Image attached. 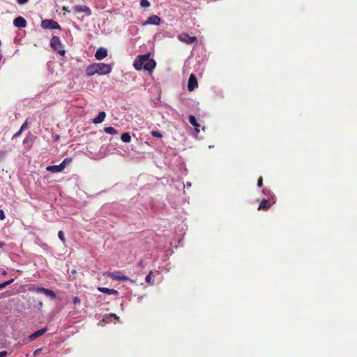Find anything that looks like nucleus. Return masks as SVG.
I'll return each mask as SVG.
<instances>
[{"instance_id": "f257e3e1", "label": "nucleus", "mask_w": 357, "mask_h": 357, "mask_svg": "<svg viewBox=\"0 0 357 357\" xmlns=\"http://www.w3.org/2000/svg\"><path fill=\"white\" fill-rule=\"evenodd\" d=\"M155 65V61L150 58V54L137 56L133 63V66L137 70L144 69L149 72H152Z\"/></svg>"}, {"instance_id": "f03ea898", "label": "nucleus", "mask_w": 357, "mask_h": 357, "mask_svg": "<svg viewBox=\"0 0 357 357\" xmlns=\"http://www.w3.org/2000/svg\"><path fill=\"white\" fill-rule=\"evenodd\" d=\"M112 66L108 63H94L89 65L86 69V75L88 77L98 74L100 75H108L112 72Z\"/></svg>"}, {"instance_id": "7ed1b4c3", "label": "nucleus", "mask_w": 357, "mask_h": 357, "mask_svg": "<svg viewBox=\"0 0 357 357\" xmlns=\"http://www.w3.org/2000/svg\"><path fill=\"white\" fill-rule=\"evenodd\" d=\"M50 46L54 50L56 51L59 54L63 56L66 53L65 50L62 49V43L60 38L58 36H52L50 40Z\"/></svg>"}, {"instance_id": "20e7f679", "label": "nucleus", "mask_w": 357, "mask_h": 357, "mask_svg": "<svg viewBox=\"0 0 357 357\" xmlns=\"http://www.w3.org/2000/svg\"><path fill=\"white\" fill-rule=\"evenodd\" d=\"M70 162H71V158H66L65 160L58 165L47 166L46 167V170L47 172H50L52 173L61 172L65 169L66 164H68Z\"/></svg>"}, {"instance_id": "39448f33", "label": "nucleus", "mask_w": 357, "mask_h": 357, "mask_svg": "<svg viewBox=\"0 0 357 357\" xmlns=\"http://www.w3.org/2000/svg\"><path fill=\"white\" fill-rule=\"evenodd\" d=\"M107 277L111 278L113 280L126 282L129 280V278L124 275L123 273L120 271L114 272H107L106 274Z\"/></svg>"}, {"instance_id": "423d86ee", "label": "nucleus", "mask_w": 357, "mask_h": 357, "mask_svg": "<svg viewBox=\"0 0 357 357\" xmlns=\"http://www.w3.org/2000/svg\"><path fill=\"white\" fill-rule=\"evenodd\" d=\"M40 26L43 29H61L59 23L54 20H43L41 22Z\"/></svg>"}, {"instance_id": "0eeeda50", "label": "nucleus", "mask_w": 357, "mask_h": 357, "mask_svg": "<svg viewBox=\"0 0 357 357\" xmlns=\"http://www.w3.org/2000/svg\"><path fill=\"white\" fill-rule=\"evenodd\" d=\"M36 293H43L45 296L50 297L52 300L56 298V294L51 289H45L44 287H37L34 290Z\"/></svg>"}, {"instance_id": "6e6552de", "label": "nucleus", "mask_w": 357, "mask_h": 357, "mask_svg": "<svg viewBox=\"0 0 357 357\" xmlns=\"http://www.w3.org/2000/svg\"><path fill=\"white\" fill-rule=\"evenodd\" d=\"M178 38L181 41H182L186 44H192L197 40L196 37L190 36L188 33H185L180 34L178 36Z\"/></svg>"}, {"instance_id": "1a4fd4ad", "label": "nucleus", "mask_w": 357, "mask_h": 357, "mask_svg": "<svg viewBox=\"0 0 357 357\" xmlns=\"http://www.w3.org/2000/svg\"><path fill=\"white\" fill-rule=\"evenodd\" d=\"M197 86L198 84L196 76L194 74H191L188 79V89L189 91H192Z\"/></svg>"}, {"instance_id": "9d476101", "label": "nucleus", "mask_w": 357, "mask_h": 357, "mask_svg": "<svg viewBox=\"0 0 357 357\" xmlns=\"http://www.w3.org/2000/svg\"><path fill=\"white\" fill-rule=\"evenodd\" d=\"M160 23H161V19L158 16L153 15H151V17H149L148 18V20L145 22L143 23V25L146 26L148 24H152V25L158 26L160 24Z\"/></svg>"}, {"instance_id": "9b49d317", "label": "nucleus", "mask_w": 357, "mask_h": 357, "mask_svg": "<svg viewBox=\"0 0 357 357\" xmlns=\"http://www.w3.org/2000/svg\"><path fill=\"white\" fill-rule=\"evenodd\" d=\"M73 9L77 13H85L86 16H90L91 15V9L86 6L77 5L73 7Z\"/></svg>"}, {"instance_id": "f8f14e48", "label": "nucleus", "mask_w": 357, "mask_h": 357, "mask_svg": "<svg viewBox=\"0 0 357 357\" xmlns=\"http://www.w3.org/2000/svg\"><path fill=\"white\" fill-rule=\"evenodd\" d=\"M47 331V328H41V329L33 333L32 334H31L29 336V339L30 341H33L34 340L37 339L38 337H39L41 335H43V334H45Z\"/></svg>"}, {"instance_id": "ddd939ff", "label": "nucleus", "mask_w": 357, "mask_h": 357, "mask_svg": "<svg viewBox=\"0 0 357 357\" xmlns=\"http://www.w3.org/2000/svg\"><path fill=\"white\" fill-rule=\"evenodd\" d=\"M13 24L17 28H24L26 26V21L22 17H17L13 21Z\"/></svg>"}, {"instance_id": "4468645a", "label": "nucleus", "mask_w": 357, "mask_h": 357, "mask_svg": "<svg viewBox=\"0 0 357 357\" xmlns=\"http://www.w3.org/2000/svg\"><path fill=\"white\" fill-rule=\"evenodd\" d=\"M107 55V50L104 47H100L97 50L95 56L98 60H102Z\"/></svg>"}, {"instance_id": "2eb2a0df", "label": "nucleus", "mask_w": 357, "mask_h": 357, "mask_svg": "<svg viewBox=\"0 0 357 357\" xmlns=\"http://www.w3.org/2000/svg\"><path fill=\"white\" fill-rule=\"evenodd\" d=\"M34 139L35 137L33 135H27L25 139L23 140V145L24 146V147L26 149H29L33 144Z\"/></svg>"}, {"instance_id": "dca6fc26", "label": "nucleus", "mask_w": 357, "mask_h": 357, "mask_svg": "<svg viewBox=\"0 0 357 357\" xmlns=\"http://www.w3.org/2000/svg\"><path fill=\"white\" fill-rule=\"evenodd\" d=\"M98 290L100 292L104 293L106 294H109V295L112 294V295H115V296L119 295L118 291L114 289H109V288H106V287H98Z\"/></svg>"}, {"instance_id": "f3484780", "label": "nucleus", "mask_w": 357, "mask_h": 357, "mask_svg": "<svg viewBox=\"0 0 357 357\" xmlns=\"http://www.w3.org/2000/svg\"><path fill=\"white\" fill-rule=\"evenodd\" d=\"M271 207V204L268 200L264 199L261 201L257 208L258 210L267 211Z\"/></svg>"}, {"instance_id": "a211bd4d", "label": "nucleus", "mask_w": 357, "mask_h": 357, "mask_svg": "<svg viewBox=\"0 0 357 357\" xmlns=\"http://www.w3.org/2000/svg\"><path fill=\"white\" fill-rule=\"evenodd\" d=\"M106 117V113L105 112H100L98 115L93 119L94 124H99L104 121Z\"/></svg>"}, {"instance_id": "6ab92c4d", "label": "nucleus", "mask_w": 357, "mask_h": 357, "mask_svg": "<svg viewBox=\"0 0 357 357\" xmlns=\"http://www.w3.org/2000/svg\"><path fill=\"white\" fill-rule=\"evenodd\" d=\"M189 122L194 126L195 132L198 133L199 132L200 125L197 123L196 118L193 115H190Z\"/></svg>"}, {"instance_id": "aec40b11", "label": "nucleus", "mask_w": 357, "mask_h": 357, "mask_svg": "<svg viewBox=\"0 0 357 357\" xmlns=\"http://www.w3.org/2000/svg\"><path fill=\"white\" fill-rule=\"evenodd\" d=\"M104 132L111 135H116L119 133L118 130L113 127H105L104 128Z\"/></svg>"}, {"instance_id": "412c9836", "label": "nucleus", "mask_w": 357, "mask_h": 357, "mask_svg": "<svg viewBox=\"0 0 357 357\" xmlns=\"http://www.w3.org/2000/svg\"><path fill=\"white\" fill-rule=\"evenodd\" d=\"M121 139L123 142L129 143L131 141V136L128 132H125L121 135Z\"/></svg>"}, {"instance_id": "4be33fe9", "label": "nucleus", "mask_w": 357, "mask_h": 357, "mask_svg": "<svg viewBox=\"0 0 357 357\" xmlns=\"http://www.w3.org/2000/svg\"><path fill=\"white\" fill-rule=\"evenodd\" d=\"M28 126H27V122L25 121L21 126L20 129L13 135V137H19L22 132L25 130L26 128H27Z\"/></svg>"}, {"instance_id": "5701e85b", "label": "nucleus", "mask_w": 357, "mask_h": 357, "mask_svg": "<svg viewBox=\"0 0 357 357\" xmlns=\"http://www.w3.org/2000/svg\"><path fill=\"white\" fill-rule=\"evenodd\" d=\"M14 282V279H10L8 281H6L3 283H1L0 284V290L1 289H3V288H5L6 286L10 284L11 283H13Z\"/></svg>"}, {"instance_id": "b1692460", "label": "nucleus", "mask_w": 357, "mask_h": 357, "mask_svg": "<svg viewBox=\"0 0 357 357\" xmlns=\"http://www.w3.org/2000/svg\"><path fill=\"white\" fill-rule=\"evenodd\" d=\"M140 6L143 8H147L150 6V3L148 0H140Z\"/></svg>"}, {"instance_id": "393cba45", "label": "nucleus", "mask_w": 357, "mask_h": 357, "mask_svg": "<svg viewBox=\"0 0 357 357\" xmlns=\"http://www.w3.org/2000/svg\"><path fill=\"white\" fill-rule=\"evenodd\" d=\"M151 135L155 137L162 138V135L159 131L153 130L151 132Z\"/></svg>"}, {"instance_id": "a878e982", "label": "nucleus", "mask_w": 357, "mask_h": 357, "mask_svg": "<svg viewBox=\"0 0 357 357\" xmlns=\"http://www.w3.org/2000/svg\"><path fill=\"white\" fill-rule=\"evenodd\" d=\"M58 237L64 243L66 241V238L64 236V233L63 231H59L58 233Z\"/></svg>"}, {"instance_id": "bb28decb", "label": "nucleus", "mask_w": 357, "mask_h": 357, "mask_svg": "<svg viewBox=\"0 0 357 357\" xmlns=\"http://www.w3.org/2000/svg\"><path fill=\"white\" fill-rule=\"evenodd\" d=\"M152 273H153V272L150 271L149 273L145 278V281L148 284H152V282H151V275H152Z\"/></svg>"}, {"instance_id": "cd10ccee", "label": "nucleus", "mask_w": 357, "mask_h": 357, "mask_svg": "<svg viewBox=\"0 0 357 357\" xmlns=\"http://www.w3.org/2000/svg\"><path fill=\"white\" fill-rule=\"evenodd\" d=\"M73 303L75 304V305H77V304H79L81 303V301L80 299L77 297V296H75L73 298Z\"/></svg>"}, {"instance_id": "c85d7f7f", "label": "nucleus", "mask_w": 357, "mask_h": 357, "mask_svg": "<svg viewBox=\"0 0 357 357\" xmlns=\"http://www.w3.org/2000/svg\"><path fill=\"white\" fill-rule=\"evenodd\" d=\"M257 185L261 188L263 186V178L260 176L257 181Z\"/></svg>"}, {"instance_id": "c756f323", "label": "nucleus", "mask_w": 357, "mask_h": 357, "mask_svg": "<svg viewBox=\"0 0 357 357\" xmlns=\"http://www.w3.org/2000/svg\"><path fill=\"white\" fill-rule=\"evenodd\" d=\"M5 218H6V216H5L4 212L3 210L1 209L0 210V220H3L5 219Z\"/></svg>"}, {"instance_id": "7c9ffc66", "label": "nucleus", "mask_w": 357, "mask_h": 357, "mask_svg": "<svg viewBox=\"0 0 357 357\" xmlns=\"http://www.w3.org/2000/svg\"><path fill=\"white\" fill-rule=\"evenodd\" d=\"M28 1L29 0H17V2L20 5H23V4H25L26 3H27Z\"/></svg>"}, {"instance_id": "2f4dec72", "label": "nucleus", "mask_w": 357, "mask_h": 357, "mask_svg": "<svg viewBox=\"0 0 357 357\" xmlns=\"http://www.w3.org/2000/svg\"><path fill=\"white\" fill-rule=\"evenodd\" d=\"M8 355V352L6 351H0V357H6Z\"/></svg>"}, {"instance_id": "473e14b6", "label": "nucleus", "mask_w": 357, "mask_h": 357, "mask_svg": "<svg viewBox=\"0 0 357 357\" xmlns=\"http://www.w3.org/2000/svg\"><path fill=\"white\" fill-rule=\"evenodd\" d=\"M42 351V349L41 348H38L37 349H36L34 351H33V355L34 356H36L38 355L40 351Z\"/></svg>"}, {"instance_id": "72a5a7b5", "label": "nucleus", "mask_w": 357, "mask_h": 357, "mask_svg": "<svg viewBox=\"0 0 357 357\" xmlns=\"http://www.w3.org/2000/svg\"><path fill=\"white\" fill-rule=\"evenodd\" d=\"M62 10H64V11H66V12H70V10H68V7H66V6H63L62 7Z\"/></svg>"}, {"instance_id": "f704fd0d", "label": "nucleus", "mask_w": 357, "mask_h": 357, "mask_svg": "<svg viewBox=\"0 0 357 357\" xmlns=\"http://www.w3.org/2000/svg\"><path fill=\"white\" fill-rule=\"evenodd\" d=\"M43 302H41V301L38 302V306L39 308H41L43 307Z\"/></svg>"}, {"instance_id": "c9c22d12", "label": "nucleus", "mask_w": 357, "mask_h": 357, "mask_svg": "<svg viewBox=\"0 0 357 357\" xmlns=\"http://www.w3.org/2000/svg\"><path fill=\"white\" fill-rule=\"evenodd\" d=\"M5 245L3 242H0V248H3Z\"/></svg>"}, {"instance_id": "e433bc0d", "label": "nucleus", "mask_w": 357, "mask_h": 357, "mask_svg": "<svg viewBox=\"0 0 357 357\" xmlns=\"http://www.w3.org/2000/svg\"><path fill=\"white\" fill-rule=\"evenodd\" d=\"M7 274V272L4 270L2 271V275H6Z\"/></svg>"}]
</instances>
